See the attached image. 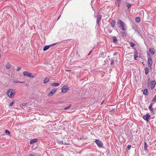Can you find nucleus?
I'll return each instance as SVG.
<instances>
[{
    "label": "nucleus",
    "instance_id": "obj_1",
    "mask_svg": "<svg viewBox=\"0 0 156 156\" xmlns=\"http://www.w3.org/2000/svg\"><path fill=\"white\" fill-rule=\"evenodd\" d=\"M117 25L119 28L123 31L127 30V27L126 24L122 21L119 20L117 21Z\"/></svg>",
    "mask_w": 156,
    "mask_h": 156
},
{
    "label": "nucleus",
    "instance_id": "obj_2",
    "mask_svg": "<svg viewBox=\"0 0 156 156\" xmlns=\"http://www.w3.org/2000/svg\"><path fill=\"white\" fill-rule=\"evenodd\" d=\"M15 93V90L12 89L9 90L7 92L8 96L10 98H12L14 96Z\"/></svg>",
    "mask_w": 156,
    "mask_h": 156
},
{
    "label": "nucleus",
    "instance_id": "obj_3",
    "mask_svg": "<svg viewBox=\"0 0 156 156\" xmlns=\"http://www.w3.org/2000/svg\"><path fill=\"white\" fill-rule=\"evenodd\" d=\"M23 76H27L31 78H34V76L32 75V73L30 72L25 71L23 73Z\"/></svg>",
    "mask_w": 156,
    "mask_h": 156
},
{
    "label": "nucleus",
    "instance_id": "obj_4",
    "mask_svg": "<svg viewBox=\"0 0 156 156\" xmlns=\"http://www.w3.org/2000/svg\"><path fill=\"white\" fill-rule=\"evenodd\" d=\"M95 142L99 147L103 148L104 147L102 142L100 140L96 139L95 140Z\"/></svg>",
    "mask_w": 156,
    "mask_h": 156
},
{
    "label": "nucleus",
    "instance_id": "obj_5",
    "mask_svg": "<svg viewBox=\"0 0 156 156\" xmlns=\"http://www.w3.org/2000/svg\"><path fill=\"white\" fill-rule=\"evenodd\" d=\"M152 63L153 62L151 58L150 57H149L147 60V63L148 66L150 69L152 68Z\"/></svg>",
    "mask_w": 156,
    "mask_h": 156
},
{
    "label": "nucleus",
    "instance_id": "obj_6",
    "mask_svg": "<svg viewBox=\"0 0 156 156\" xmlns=\"http://www.w3.org/2000/svg\"><path fill=\"white\" fill-rule=\"evenodd\" d=\"M134 58L135 60H138V51H137L135 48H134Z\"/></svg>",
    "mask_w": 156,
    "mask_h": 156
},
{
    "label": "nucleus",
    "instance_id": "obj_7",
    "mask_svg": "<svg viewBox=\"0 0 156 156\" xmlns=\"http://www.w3.org/2000/svg\"><path fill=\"white\" fill-rule=\"evenodd\" d=\"M62 93H66L69 89V87L68 86H65L62 88Z\"/></svg>",
    "mask_w": 156,
    "mask_h": 156
},
{
    "label": "nucleus",
    "instance_id": "obj_8",
    "mask_svg": "<svg viewBox=\"0 0 156 156\" xmlns=\"http://www.w3.org/2000/svg\"><path fill=\"white\" fill-rule=\"evenodd\" d=\"M57 43H55L51 44L50 45L45 46L43 48V51H46L47 50H48L49 48L50 47H51V46H53L57 44Z\"/></svg>",
    "mask_w": 156,
    "mask_h": 156
},
{
    "label": "nucleus",
    "instance_id": "obj_9",
    "mask_svg": "<svg viewBox=\"0 0 156 156\" xmlns=\"http://www.w3.org/2000/svg\"><path fill=\"white\" fill-rule=\"evenodd\" d=\"M97 20H96V23L97 24L96 26L97 25L98 27L99 26V22L101 20L102 17L101 15H98L97 16Z\"/></svg>",
    "mask_w": 156,
    "mask_h": 156
},
{
    "label": "nucleus",
    "instance_id": "obj_10",
    "mask_svg": "<svg viewBox=\"0 0 156 156\" xmlns=\"http://www.w3.org/2000/svg\"><path fill=\"white\" fill-rule=\"evenodd\" d=\"M56 90L57 89L56 88H54L48 94V96H52L56 92Z\"/></svg>",
    "mask_w": 156,
    "mask_h": 156
},
{
    "label": "nucleus",
    "instance_id": "obj_11",
    "mask_svg": "<svg viewBox=\"0 0 156 156\" xmlns=\"http://www.w3.org/2000/svg\"><path fill=\"white\" fill-rule=\"evenodd\" d=\"M57 143L59 144H61L62 145H68L69 144L68 143H66L63 140H58L57 141Z\"/></svg>",
    "mask_w": 156,
    "mask_h": 156
},
{
    "label": "nucleus",
    "instance_id": "obj_12",
    "mask_svg": "<svg viewBox=\"0 0 156 156\" xmlns=\"http://www.w3.org/2000/svg\"><path fill=\"white\" fill-rule=\"evenodd\" d=\"M156 84V82L155 81H152L151 82L150 84H151V89H153L155 85Z\"/></svg>",
    "mask_w": 156,
    "mask_h": 156
},
{
    "label": "nucleus",
    "instance_id": "obj_13",
    "mask_svg": "<svg viewBox=\"0 0 156 156\" xmlns=\"http://www.w3.org/2000/svg\"><path fill=\"white\" fill-rule=\"evenodd\" d=\"M150 117V115L148 114H147L145 115H144L143 116V118L145 120L147 121H148L149 118Z\"/></svg>",
    "mask_w": 156,
    "mask_h": 156
},
{
    "label": "nucleus",
    "instance_id": "obj_14",
    "mask_svg": "<svg viewBox=\"0 0 156 156\" xmlns=\"http://www.w3.org/2000/svg\"><path fill=\"white\" fill-rule=\"evenodd\" d=\"M112 37L113 40V42L114 43L116 44V43H117V40L116 38V37L115 36H112Z\"/></svg>",
    "mask_w": 156,
    "mask_h": 156
},
{
    "label": "nucleus",
    "instance_id": "obj_15",
    "mask_svg": "<svg viewBox=\"0 0 156 156\" xmlns=\"http://www.w3.org/2000/svg\"><path fill=\"white\" fill-rule=\"evenodd\" d=\"M37 141V140L36 139H33L31 140L30 142V144H32L34 143H36Z\"/></svg>",
    "mask_w": 156,
    "mask_h": 156
},
{
    "label": "nucleus",
    "instance_id": "obj_16",
    "mask_svg": "<svg viewBox=\"0 0 156 156\" xmlns=\"http://www.w3.org/2000/svg\"><path fill=\"white\" fill-rule=\"evenodd\" d=\"M120 34L124 37H125L126 36L127 32H121L120 33Z\"/></svg>",
    "mask_w": 156,
    "mask_h": 156
},
{
    "label": "nucleus",
    "instance_id": "obj_17",
    "mask_svg": "<svg viewBox=\"0 0 156 156\" xmlns=\"http://www.w3.org/2000/svg\"><path fill=\"white\" fill-rule=\"evenodd\" d=\"M116 22L114 20H113L112 21V22L111 23V26L112 27L114 28L115 27V24Z\"/></svg>",
    "mask_w": 156,
    "mask_h": 156
},
{
    "label": "nucleus",
    "instance_id": "obj_18",
    "mask_svg": "<svg viewBox=\"0 0 156 156\" xmlns=\"http://www.w3.org/2000/svg\"><path fill=\"white\" fill-rule=\"evenodd\" d=\"M152 105L153 104L152 103H151L148 107L149 109L151 111V112L153 111V109L152 108Z\"/></svg>",
    "mask_w": 156,
    "mask_h": 156
},
{
    "label": "nucleus",
    "instance_id": "obj_19",
    "mask_svg": "<svg viewBox=\"0 0 156 156\" xmlns=\"http://www.w3.org/2000/svg\"><path fill=\"white\" fill-rule=\"evenodd\" d=\"M149 51L151 55H153L155 52L154 49L153 48H150L149 50Z\"/></svg>",
    "mask_w": 156,
    "mask_h": 156
},
{
    "label": "nucleus",
    "instance_id": "obj_20",
    "mask_svg": "<svg viewBox=\"0 0 156 156\" xmlns=\"http://www.w3.org/2000/svg\"><path fill=\"white\" fill-rule=\"evenodd\" d=\"M49 81V79L47 77H46L45 78L44 81L43 83H47Z\"/></svg>",
    "mask_w": 156,
    "mask_h": 156
},
{
    "label": "nucleus",
    "instance_id": "obj_21",
    "mask_svg": "<svg viewBox=\"0 0 156 156\" xmlns=\"http://www.w3.org/2000/svg\"><path fill=\"white\" fill-rule=\"evenodd\" d=\"M59 85L58 83H53L51 84V85L53 87H58Z\"/></svg>",
    "mask_w": 156,
    "mask_h": 156
},
{
    "label": "nucleus",
    "instance_id": "obj_22",
    "mask_svg": "<svg viewBox=\"0 0 156 156\" xmlns=\"http://www.w3.org/2000/svg\"><path fill=\"white\" fill-rule=\"evenodd\" d=\"M143 94L145 95H147L148 90L147 89H145L144 91Z\"/></svg>",
    "mask_w": 156,
    "mask_h": 156
},
{
    "label": "nucleus",
    "instance_id": "obj_23",
    "mask_svg": "<svg viewBox=\"0 0 156 156\" xmlns=\"http://www.w3.org/2000/svg\"><path fill=\"white\" fill-rule=\"evenodd\" d=\"M11 68V66L10 64L9 63H8L6 65V68L7 69H9Z\"/></svg>",
    "mask_w": 156,
    "mask_h": 156
},
{
    "label": "nucleus",
    "instance_id": "obj_24",
    "mask_svg": "<svg viewBox=\"0 0 156 156\" xmlns=\"http://www.w3.org/2000/svg\"><path fill=\"white\" fill-rule=\"evenodd\" d=\"M145 73L146 74H147L148 73H149V69L148 68V67H146L145 68Z\"/></svg>",
    "mask_w": 156,
    "mask_h": 156
},
{
    "label": "nucleus",
    "instance_id": "obj_25",
    "mask_svg": "<svg viewBox=\"0 0 156 156\" xmlns=\"http://www.w3.org/2000/svg\"><path fill=\"white\" fill-rule=\"evenodd\" d=\"M147 143L146 142H144V150L145 151H146L147 150Z\"/></svg>",
    "mask_w": 156,
    "mask_h": 156
},
{
    "label": "nucleus",
    "instance_id": "obj_26",
    "mask_svg": "<svg viewBox=\"0 0 156 156\" xmlns=\"http://www.w3.org/2000/svg\"><path fill=\"white\" fill-rule=\"evenodd\" d=\"M106 56V55L105 54V53L102 52H101L99 56L100 57H105Z\"/></svg>",
    "mask_w": 156,
    "mask_h": 156
},
{
    "label": "nucleus",
    "instance_id": "obj_27",
    "mask_svg": "<svg viewBox=\"0 0 156 156\" xmlns=\"http://www.w3.org/2000/svg\"><path fill=\"white\" fill-rule=\"evenodd\" d=\"M126 6L128 7V9H129L131 7V4H129L127 2L126 3Z\"/></svg>",
    "mask_w": 156,
    "mask_h": 156
},
{
    "label": "nucleus",
    "instance_id": "obj_28",
    "mask_svg": "<svg viewBox=\"0 0 156 156\" xmlns=\"http://www.w3.org/2000/svg\"><path fill=\"white\" fill-rule=\"evenodd\" d=\"M135 21L137 22H139L140 21V18L139 17H136L135 19Z\"/></svg>",
    "mask_w": 156,
    "mask_h": 156
},
{
    "label": "nucleus",
    "instance_id": "obj_29",
    "mask_svg": "<svg viewBox=\"0 0 156 156\" xmlns=\"http://www.w3.org/2000/svg\"><path fill=\"white\" fill-rule=\"evenodd\" d=\"M5 133L8 135H9L10 134V131L7 129H6L5 130Z\"/></svg>",
    "mask_w": 156,
    "mask_h": 156
},
{
    "label": "nucleus",
    "instance_id": "obj_30",
    "mask_svg": "<svg viewBox=\"0 0 156 156\" xmlns=\"http://www.w3.org/2000/svg\"><path fill=\"white\" fill-rule=\"evenodd\" d=\"M27 105V103H24L22 104L21 105V107H25Z\"/></svg>",
    "mask_w": 156,
    "mask_h": 156
},
{
    "label": "nucleus",
    "instance_id": "obj_31",
    "mask_svg": "<svg viewBox=\"0 0 156 156\" xmlns=\"http://www.w3.org/2000/svg\"><path fill=\"white\" fill-rule=\"evenodd\" d=\"M130 44L131 47H133L135 45V43L133 42H130Z\"/></svg>",
    "mask_w": 156,
    "mask_h": 156
},
{
    "label": "nucleus",
    "instance_id": "obj_32",
    "mask_svg": "<svg viewBox=\"0 0 156 156\" xmlns=\"http://www.w3.org/2000/svg\"><path fill=\"white\" fill-rule=\"evenodd\" d=\"M156 101V94L155 95L154 97L152 99V102H154Z\"/></svg>",
    "mask_w": 156,
    "mask_h": 156
},
{
    "label": "nucleus",
    "instance_id": "obj_33",
    "mask_svg": "<svg viewBox=\"0 0 156 156\" xmlns=\"http://www.w3.org/2000/svg\"><path fill=\"white\" fill-rule=\"evenodd\" d=\"M12 81L13 82V83H19V81H18L17 80H15V79H13L12 80Z\"/></svg>",
    "mask_w": 156,
    "mask_h": 156
},
{
    "label": "nucleus",
    "instance_id": "obj_34",
    "mask_svg": "<svg viewBox=\"0 0 156 156\" xmlns=\"http://www.w3.org/2000/svg\"><path fill=\"white\" fill-rule=\"evenodd\" d=\"M71 105H69L68 106L66 107L64 109L65 110H66L67 109H68L71 107Z\"/></svg>",
    "mask_w": 156,
    "mask_h": 156
},
{
    "label": "nucleus",
    "instance_id": "obj_35",
    "mask_svg": "<svg viewBox=\"0 0 156 156\" xmlns=\"http://www.w3.org/2000/svg\"><path fill=\"white\" fill-rule=\"evenodd\" d=\"M121 1V0H116L117 3L118 4V6H119Z\"/></svg>",
    "mask_w": 156,
    "mask_h": 156
},
{
    "label": "nucleus",
    "instance_id": "obj_36",
    "mask_svg": "<svg viewBox=\"0 0 156 156\" xmlns=\"http://www.w3.org/2000/svg\"><path fill=\"white\" fill-rule=\"evenodd\" d=\"M114 63V60H112L111 61V62L110 63V64L111 65H112Z\"/></svg>",
    "mask_w": 156,
    "mask_h": 156
},
{
    "label": "nucleus",
    "instance_id": "obj_37",
    "mask_svg": "<svg viewBox=\"0 0 156 156\" xmlns=\"http://www.w3.org/2000/svg\"><path fill=\"white\" fill-rule=\"evenodd\" d=\"M131 147V145H128L127 147V149H128V150H129L130 149Z\"/></svg>",
    "mask_w": 156,
    "mask_h": 156
},
{
    "label": "nucleus",
    "instance_id": "obj_38",
    "mask_svg": "<svg viewBox=\"0 0 156 156\" xmlns=\"http://www.w3.org/2000/svg\"><path fill=\"white\" fill-rule=\"evenodd\" d=\"M14 103V101H13L10 103V104H9L10 106H12L13 105V104Z\"/></svg>",
    "mask_w": 156,
    "mask_h": 156
},
{
    "label": "nucleus",
    "instance_id": "obj_39",
    "mask_svg": "<svg viewBox=\"0 0 156 156\" xmlns=\"http://www.w3.org/2000/svg\"><path fill=\"white\" fill-rule=\"evenodd\" d=\"M21 69V67H17V71H19V70H20V69Z\"/></svg>",
    "mask_w": 156,
    "mask_h": 156
},
{
    "label": "nucleus",
    "instance_id": "obj_40",
    "mask_svg": "<svg viewBox=\"0 0 156 156\" xmlns=\"http://www.w3.org/2000/svg\"><path fill=\"white\" fill-rule=\"evenodd\" d=\"M137 32H138V35H140L141 37H142V35H141V34L140 33V32L138 31H137Z\"/></svg>",
    "mask_w": 156,
    "mask_h": 156
},
{
    "label": "nucleus",
    "instance_id": "obj_41",
    "mask_svg": "<svg viewBox=\"0 0 156 156\" xmlns=\"http://www.w3.org/2000/svg\"><path fill=\"white\" fill-rule=\"evenodd\" d=\"M137 32H138V35H140L141 37H142V35H141V34L140 33V32L138 31H137Z\"/></svg>",
    "mask_w": 156,
    "mask_h": 156
},
{
    "label": "nucleus",
    "instance_id": "obj_42",
    "mask_svg": "<svg viewBox=\"0 0 156 156\" xmlns=\"http://www.w3.org/2000/svg\"><path fill=\"white\" fill-rule=\"evenodd\" d=\"M19 83H23V84H24L25 83V82H20L19 81Z\"/></svg>",
    "mask_w": 156,
    "mask_h": 156
},
{
    "label": "nucleus",
    "instance_id": "obj_43",
    "mask_svg": "<svg viewBox=\"0 0 156 156\" xmlns=\"http://www.w3.org/2000/svg\"><path fill=\"white\" fill-rule=\"evenodd\" d=\"M92 51V50L90 51V52H89V54H88V55H90V54H91V53Z\"/></svg>",
    "mask_w": 156,
    "mask_h": 156
},
{
    "label": "nucleus",
    "instance_id": "obj_44",
    "mask_svg": "<svg viewBox=\"0 0 156 156\" xmlns=\"http://www.w3.org/2000/svg\"><path fill=\"white\" fill-rule=\"evenodd\" d=\"M29 156H34V155H33V154H30V155H29Z\"/></svg>",
    "mask_w": 156,
    "mask_h": 156
},
{
    "label": "nucleus",
    "instance_id": "obj_45",
    "mask_svg": "<svg viewBox=\"0 0 156 156\" xmlns=\"http://www.w3.org/2000/svg\"><path fill=\"white\" fill-rule=\"evenodd\" d=\"M104 102V101H102V102L101 103V105H102L103 104V103Z\"/></svg>",
    "mask_w": 156,
    "mask_h": 156
},
{
    "label": "nucleus",
    "instance_id": "obj_46",
    "mask_svg": "<svg viewBox=\"0 0 156 156\" xmlns=\"http://www.w3.org/2000/svg\"><path fill=\"white\" fill-rule=\"evenodd\" d=\"M60 16L58 17L57 20H58L59 19V18H60Z\"/></svg>",
    "mask_w": 156,
    "mask_h": 156
},
{
    "label": "nucleus",
    "instance_id": "obj_47",
    "mask_svg": "<svg viewBox=\"0 0 156 156\" xmlns=\"http://www.w3.org/2000/svg\"><path fill=\"white\" fill-rule=\"evenodd\" d=\"M114 111H115V109H114Z\"/></svg>",
    "mask_w": 156,
    "mask_h": 156
}]
</instances>
